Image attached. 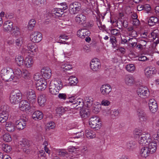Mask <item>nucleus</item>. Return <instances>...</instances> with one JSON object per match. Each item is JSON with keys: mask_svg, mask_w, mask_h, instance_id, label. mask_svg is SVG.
<instances>
[{"mask_svg": "<svg viewBox=\"0 0 159 159\" xmlns=\"http://www.w3.org/2000/svg\"><path fill=\"white\" fill-rule=\"evenodd\" d=\"M3 139L7 142H9L11 140V138L9 134H5L3 136Z\"/></svg>", "mask_w": 159, "mask_h": 159, "instance_id": "8fccbe9b", "label": "nucleus"}, {"mask_svg": "<svg viewBox=\"0 0 159 159\" xmlns=\"http://www.w3.org/2000/svg\"><path fill=\"white\" fill-rule=\"evenodd\" d=\"M137 115L141 121H146L148 118L144 111L141 109H138L137 111Z\"/></svg>", "mask_w": 159, "mask_h": 159, "instance_id": "a211bd4d", "label": "nucleus"}, {"mask_svg": "<svg viewBox=\"0 0 159 159\" xmlns=\"http://www.w3.org/2000/svg\"><path fill=\"white\" fill-rule=\"evenodd\" d=\"M110 104V102L106 100H104L101 102L102 105L105 106H108Z\"/></svg>", "mask_w": 159, "mask_h": 159, "instance_id": "774afa93", "label": "nucleus"}, {"mask_svg": "<svg viewBox=\"0 0 159 159\" xmlns=\"http://www.w3.org/2000/svg\"><path fill=\"white\" fill-rule=\"evenodd\" d=\"M50 83L52 85H54V86L59 90L62 88V84L60 80H56L54 81L53 83Z\"/></svg>", "mask_w": 159, "mask_h": 159, "instance_id": "72a5a7b5", "label": "nucleus"}, {"mask_svg": "<svg viewBox=\"0 0 159 159\" xmlns=\"http://www.w3.org/2000/svg\"><path fill=\"white\" fill-rule=\"evenodd\" d=\"M64 11L60 8H56L54 11V14L58 17L61 16L63 14Z\"/></svg>", "mask_w": 159, "mask_h": 159, "instance_id": "37998d69", "label": "nucleus"}, {"mask_svg": "<svg viewBox=\"0 0 159 159\" xmlns=\"http://www.w3.org/2000/svg\"><path fill=\"white\" fill-rule=\"evenodd\" d=\"M20 109L23 111H29L31 107L30 103L26 100H22L20 102L19 105Z\"/></svg>", "mask_w": 159, "mask_h": 159, "instance_id": "9b49d317", "label": "nucleus"}, {"mask_svg": "<svg viewBox=\"0 0 159 159\" xmlns=\"http://www.w3.org/2000/svg\"><path fill=\"white\" fill-rule=\"evenodd\" d=\"M55 126V123L53 122H50L46 125V127L49 130L53 129Z\"/></svg>", "mask_w": 159, "mask_h": 159, "instance_id": "3c124183", "label": "nucleus"}, {"mask_svg": "<svg viewBox=\"0 0 159 159\" xmlns=\"http://www.w3.org/2000/svg\"><path fill=\"white\" fill-rule=\"evenodd\" d=\"M156 70L155 68L148 67L145 70V75L148 77H149L153 75L156 74Z\"/></svg>", "mask_w": 159, "mask_h": 159, "instance_id": "412c9836", "label": "nucleus"}, {"mask_svg": "<svg viewBox=\"0 0 159 159\" xmlns=\"http://www.w3.org/2000/svg\"><path fill=\"white\" fill-rule=\"evenodd\" d=\"M21 75L23 77L26 78L29 76L30 74L27 70H25L22 72Z\"/></svg>", "mask_w": 159, "mask_h": 159, "instance_id": "e2e57ef3", "label": "nucleus"}, {"mask_svg": "<svg viewBox=\"0 0 159 159\" xmlns=\"http://www.w3.org/2000/svg\"><path fill=\"white\" fill-rule=\"evenodd\" d=\"M125 82L127 85L131 86L135 83L134 78L130 75H126L125 77Z\"/></svg>", "mask_w": 159, "mask_h": 159, "instance_id": "6ab92c4d", "label": "nucleus"}, {"mask_svg": "<svg viewBox=\"0 0 159 159\" xmlns=\"http://www.w3.org/2000/svg\"><path fill=\"white\" fill-rule=\"evenodd\" d=\"M5 128L6 129L8 132H12L15 130V126L12 122L11 121L6 122Z\"/></svg>", "mask_w": 159, "mask_h": 159, "instance_id": "bb28decb", "label": "nucleus"}, {"mask_svg": "<svg viewBox=\"0 0 159 159\" xmlns=\"http://www.w3.org/2000/svg\"><path fill=\"white\" fill-rule=\"evenodd\" d=\"M26 97L30 102L33 103L35 102L36 98V94L35 91L32 89H30L27 91Z\"/></svg>", "mask_w": 159, "mask_h": 159, "instance_id": "9d476101", "label": "nucleus"}, {"mask_svg": "<svg viewBox=\"0 0 159 159\" xmlns=\"http://www.w3.org/2000/svg\"><path fill=\"white\" fill-rule=\"evenodd\" d=\"M69 81V84L70 85H75L78 83V80L77 78L73 76H70L68 79Z\"/></svg>", "mask_w": 159, "mask_h": 159, "instance_id": "4c0bfd02", "label": "nucleus"}, {"mask_svg": "<svg viewBox=\"0 0 159 159\" xmlns=\"http://www.w3.org/2000/svg\"><path fill=\"white\" fill-rule=\"evenodd\" d=\"M150 135L149 134L143 133L139 137V144L142 146L147 145L151 140Z\"/></svg>", "mask_w": 159, "mask_h": 159, "instance_id": "7ed1b4c3", "label": "nucleus"}, {"mask_svg": "<svg viewBox=\"0 0 159 159\" xmlns=\"http://www.w3.org/2000/svg\"><path fill=\"white\" fill-rule=\"evenodd\" d=\"M158 21V18L154 16H151L150 17L148 21L149 25L152 26L154 25Z\"/></svg>", "mask_w": 159, "mask_h": 159, "instance_id": "f704fd0d", "label": "nucleus"}, {"mask_svg": "<svg viewBox=\"0 0 159 159\" xmlns=\"http://www.w3.org/2000/svg\"><path fill=\"white\" fill-rule=\"evenodd\" d=\"M51 70L48 67H44L41 70V73L43 77L48 79L51 76Z\"/></svg>", "mask_w": 159, "mask_h": 159, "instance_id": "4468645a", "label": "nucleus"}, {"mask_svg": "<svg viewBox=\"0 0 159 159\" xmlns=\"http://www.w3.org/2000/svg\"><path fill=\"white\" fill-rule=\"evenodd\" d=\"M68 152L65 150H60L58 152L59 155L61 157H64L66 155H68Z\"/></svg>", "mask_w": 159, "mask_h": 159, "instance_id": "bf43d9fd", "label": "nucleus"}, {"mask_svg": "<svg viewBox=\"0 0 159 159\" xmlns=\"http://www.w3.org/2000/svg\"><path fill=\"white\" fill-rule=\"evenodd\" d=\"M134 134L135 135L140 136V135L143 133H142V130L139 129H135L134 131Z\"/></svg>", "mask_w": 159, "mask_h": 159, "instance_id": "680f3d73", "label": "nucleus"}, {"mask_svg": "<svg viewBox=\"0 0 159 159\" xmlns=\"http://www.w3.org/2000/svg\"><path fill=\"white\" fill-rule=\"evenodd\" d=\"M43 113L40 111H35L32 115V117L35 120L37 119L41 120L43 118Z\"/></svg>", "mask_w": 159, "mask_h": 159, "instance_id": "b1692460", "label": "nucleus"}, {"mask_svg": "<svg viewBox=\"0 0 159 159\" xmlns=\"http://www.w3.org/2000/svg\"><path fill=\"white\" fill-rule=\"evenodd\" d=\"M42 75L40 74V73H36L34 75V79L37 81L38 80H40V79H42L41 78Z\"/></svg>", "mask_w": 159, "mask_h": 159, "instance_id": "052dcab7", "label": "nucleus"}, {"mask_svg": "<svg viewBox=\"0 0 159 159\" xmlns=\"http://www.w3.org/2000/svg\"><path fill=\"white\" fill-rule=\"evenodd\" d=\"M60 5L61 7L60 8L61 9L64 11L68 8V6L65 2L61 3Z\"/></svg>", "mask_w": 159, "mask_h": 159, "instance_id": "0e129e2a", "label": "nucleus"}, {"mask_svg": "<svg viewBox=\"0 0 159 159\" xmlns=\"http://www.w3.org/2000/svg\"><path fill=\"white\" fill-rule=\"evenodd\" d=\"M75 101H74L75 103H74V105H75V107L74 108L75 109L78 110L80 109H81L84 107V102L83 100L81 98H77Z\"/></svg>", "mask_w": 159, "mask_h": 159, "instance_id": "aec40b11", "label": "nucleus"}, {"mask_svg": "<svg viewBox=\"0 0 159 159\" xmlns=\"http://www.w3.org/2000/svg\"><path fill=\"white\" fill-rule=\"evenodd\" d=\"M140 153L142 157L146 158L150 153V152L147 147H144L141 148Z\"/></svg>", "mask_w": 159, "mask_h": 159, "instance_id": "c85d7f7f", "label": "nucleus"}, {"mask_svg": "<svg viewBox=\"0 0 159 159\" xmlns=\"http://www.w3.org/2000/svg\"><path fill=\"white\" fill-rule=\"evenodd\" d=\"M2 146L3 150L7 153L9 152L11 150V146L8 145L3 144Z\"/></svg>", "mask_w": 159, "mask_h": 159, "instance_id": "79ce46f5", "label": "nucleus"}, {"mask_svg": "<svg viewBox=\"0 0 159 159\" xmlns=\"http://www.w3.org/2000/svg\"><path fill=\"white\" fill-rule=\"evenodd\" d=\"M133 25L135 26H138L140 24V21L138 19H133Z\"/></svg>", "mask_w": 159, "mask_h": 159, "instance_id": "69168bd1", "label": "nucleus"}, {"mask_svg": "<svg viewBox=\"0 0 159 159\" xmlns=\"http://www.w3.org/2000/svg\"><path fill=\"white\" fill-rule=\"evenodd\" d=\"M79 111L80 116L82 118H86L88 117L90 115V112L88 109L82 107L81 109L77 110Z\"/></svg>", "mask_w": 159, "mask_h": 159, "instance_id": "4be33fe9", "label": "nucleus"}, {"mask_svg": "<svg viewBox=\"0 0 159 159\" xmlns=\"http://www.w3.org/2000/svg\"><path fill=\"white\" fill-rule=\"evenodd\" d=\"M33 61L31 57H26L25 60V65L27 67H31L33 64Z\"/></svg>", "mask_w": 159, "mask_h": 159, "instance_id": "2f4dec72", "label": "nucleus"}, {"mask_svg": "<svg viewBox=\"0 0 159 159\" xmlns=\"http://www.w3.org/2000/svg\"><path fill=\"white\" fill-rule=\"evenodd\" d=\"M86 16L82 13L78 15L75 17V21L80 24H85L86 23Z\"/></svg>", "mask_w": 159, "mask_h": 159, "instance_id": "dca6fc26", "label": "nucleus"}, {"mask_svg": "<svg viewBox=\"0 0 159 159\" xmlns=\"http://www.w3.org/2000/svg\"><path fill=\"white\" fill-rule=\"evenodd\" d=\"M13 22L10 20H7L4 23L3 28L6 31H10L13 29Z\"/></svg>", "mask_w": 159, "mask_h": 159, "instance_id": "5701e85b", "label": "nucleus"}, {"mask_svg": "<svg viewBox=\"0 0 159 159\" xmlns=\"http://www.w3.org/2000/svg\"><path fill=\"white\" fill-rule=\"evenodd\" d=\"M126 69L128 71L132 72L134 70L135 67L133 64H128L126 66Z\"/></svg>", "mask_w": 159, "mask_h": 159, "instance_id": "49530a36", "label": "nucleus"}, {"mask_svg": "<svg viewBox=\"0 0 159 159\" xmlns=\"http://www.w3.org/2000/svg\"><path fill=\"white\" fill-rule=\"evenodd\" d=\"M42 38V34L38 31L33 32L30 36L31 41L34 43L39 42Z\"/></svg>", "mask_w": 159, "mask_h": 159, "instance_id": "0eeeda50", "label": "nucleus"}, {"mask_svg": "<svg viewBox=\"0 0 159 159\" xmlns=\"http://www.w3.org/2000/svg\"><path fill=\"white\" fill-rule=\"evenodd\" d=\"M116 38L114 36L111 37L110 39L111 43L112 44L113 46L114 47H116Z\"/></svg>", "mask_w": 159, "mask_h": 159, "instance_id": "4d7b16f0", "label": "nucleus"}, {"mask_svg": "<svg viewBox=\"0 0 159 159\" xmlns=\"http://www.w3.org/2000/svg\"><path fill=\"white\" fill-rule=\"evenodd\" d=\"M85 135L87 138L90 139L95 137V133L91 130H86L85 131Z\"/></svg>", "mask_w": 159, "mask_h": 159, "instance_id": "e433bc0d", "label": "nucleus"}, {"mask_svg": "<svg viewBox=\"0 0 159 159\" xmlns=\"http://www.w3.org/2000/svg\"><path fill=\"white\" fill-rule=\"evenodd\" d=\"M90 34V32L85 29H80L77 32V35L79 37L82 39L85 38L86 36H89Z\"/></svg>", "mask_w": 159, "mask_h": 159, "instance_id": "2eb2a0df", "label": "nucleus"}, {"mask_svg": "<svg viewBox=\"0 0 159 159\" xmlns=\"http://www.w3.org/2000/svg\"><path fill=\"white\" fill-rule=\"evenodd\" d=\"M92 111L95 113H97L100 111V108L98 105H94L92 108Z\"/></svg>", "mask_w": 159, "mask_h": 159, "instance_id": "603ef678", "label": "nucleus"}, {"mask_svg": "<svg viewBox=\"0 0 159 159\" xmlns=\"http://www.w3.org/2000/svg\"><path fill=\"white\" fill-rule=\"evenodd\" d=\"M119 111L118 110H114L110 112V116L111 118H114L118 116L119 115Z\"/></svg>", "mask_w": 159, "mask_h": 159, "instance_id": "c03bdc74", "label": "nucleus"}, {"mask_svg": "<svg viewBox=\"0 0 159 159\" xmlns=\"http://www.w3.org/2000/svg\"><path fill=\"white\" fill-rule=\"evenodd\" d=\"M80 3L77 2H75L70 4L69 7V13L72 15L76 14L81 10Z\"/></svg>", "mask_w": 159, "mask_h": 159, "instance_id": "39448f33", "label": "nucleus"}, {"mask_svg": "<svg viewBox=\"0 0 159 159\" xmlns=\"http://www.w3.org/2000/svg\"><path fill=\"white\" fill-rule=\"evenodd\" d=\"M135 143L134 142L131 141L127 144V148L130 150H133L134 148Z\"/></svg>", "mask_w": 159, "mask_h": 159, "instance_id": "864d4df0", "label": "nucleus"}, {"mask_svg": "<svg viewBox=\"0 0 159 159\" xmlns=\"http://www.w3.org/2000/svg\"><path fill=\"white\" fill-rule=\"evenodd\" d=\"M149 107L150 111L152 113H154L157 110L158 107L157 103L154 99L149 100Z\"/></svg>", "mask_w": 159, "mask_h": 159, "instance_id": "f3484780", "label": "nucleus"}, {"mask_svg": "<svg viewBox=\"0 0 159 159\" xmlns=\"http://www.w3.org/2000/svg\"><path fill=\"white\" fill-rule=\"evenodd\" d=\"M16 43L17 46H20L22 43V39L20 36V37L18 38L16 40Z\"/></svg>", "mask_w": 159, "mask_h": 159, "instance_id": "6e6d98bb", "label": "nucleus"}, {"mask_svg": "<svg viewBox=\"0 0 159 159\" xmlns=\"http://www.w3.org/2000/svg\"><path fill=\"white\" fill-rule=\"evenodd\" d=\"M67 108L66 107L64 108L62 107H57L56 109L57 116H61L62 114L66 111Z\"/></svg>", "mask_w": 159, "mask_h": 159, "instance_id": "c756f323", "label": "nucleus"}, {"mask_svg": "<svg viewBox=\"0 0 159 159\" xmlns=\"http://www.w3.org/2000/svg\"><path fill=\"white\" fill-rule=\"evenodd\" d=\"M90 66L91 69L93 71H96L99 70L101 68V63L99 59L94 58L90 63Z\"/></svg>", "mask_w": 159, "mask_h": 159, "instance_id": "423d86ee", "label": "nucleus"}, {"mask_svg": "<svg viewBox=\"0 0 159 159\" xmlns=\"http://www.w3.org/2000/svg\"><path fill=\"white\" fill-rule=\"evenodd\" d=\"M46 0H33V2L35 6L41 7L45 4Z\"/></svg>", "mask_w": 159, "mask_h": 159, "instance_id": "ea45409f", "label": "nucleus"}, {"mask_svg": "<svg viewBox=\"0 0 159 159\" xmlns=\"http://www.w3.org/2000/svg\"><path fill=\"white\" fill-rule=\"evenodd\" d=\"M86 98V100H85L86 101V106L90 108L91 107L93 104V99L91 98H89L88 99L87 98Z\"/></svg>", "mask_w": 159, "mask_h": 159, "instance_id": "09e8293b", "label": "nucleus"}, {"mask_svg": "<svg viewBox=\"0 0 159 159\" xmlns=\"http://www.w3.org/2000/svg\"><path fill=\"white\" fill-rule=\"evenodd\" d=\"M36 89L39 91L44 90L47 87V82L44 79H40L36 83Z\"/></svg>", "mask_w": 159, "mask_h": 159, "instance_id": "f8f14e48", "label": "nucleus"}, {"mask_svg": "<svg viewBox=\"0 0 159 159\" xmlns=\"http://www.w3.org/2000/svg\"><path fill=\"white\" fill-rule=\"evenodd\" d=\"M27 47L29 50L32 52H36L37 51V47L34 43H30L27 45Z\"/></svg>", "mask_w": 159, "mask_h": 159, "instance_id": "58836bf2", "label": "nucleus"}, {"mask_svg": "<svg viewBox=\"0 0 159 159\" xmlns=\"http://www.w3.org/2000/svg\"><path fill=\"white\" fill-rule=\"evenodd\" d=\"M28 120V119L25 117L23 119H20L16 120L15 123L16 128L19 130L23 129L26 126V122Z\"/></svg>", "mask_w": 159, "mask_h": 159, "instance_id": "1a4fd4ad", "label": "nucleus"}, {"mask_svg": "<svg viewBox=\"0 0 159 159\" xmlns=\"http://www.w3.org/2000/svg\"><path fill=\"white\" fill-rule=\"evenodd\" d=\"M51 83L49 84V90L50 93L53 95H56L58 93L59 90Z\"/></svg>", "mask_w": 159, "mask_h": 159, "instance_id": "7c9ffc66", "label": "nucleus"}, {"mask_svg": "<svg viewBox=\"0 0 159 159\" xmlns=\"http://www.w3.org/2000/svg\"><path fill=\"white\" fill-rule=\"evenodd\" d=\"M66 95L65 93H60L58 95V98L60 99L65 100L66 98Z\"/></svg>", "mask_w": 159, "mask_h": 159, "instance_id": "338daca9", "label": "nucleus"}, {"mask_svg": "<svg viewBox=\"0 0 159 159\" xmlns=\"http://www.w3.org/2000/svg\"><path fill=\"white\" fill-rule=\"evenodd\" d=\"M148 146L147 147L148 148L150 153L152 154L155 152L157 150V145L156 143L154 142H152L149 143Z\"/></svg>", "mask_w": 159, "mask_h": 159, "instance_id": "393cba45", "label": "nucleus"}, {"mask_svg": "<svg viewBox=\"0 0 159 159\" xmlns=\"http://www.w3.org/2000/svg\"><path fill=\"white\" fill-rule=\"evenodd\" d=\"M0 110L1 113H8L9 107L7 105H4L2 106L0 108Z\"/></svg>", "mask_w": 159, "mask_h": 159, "instance_id": "a18cd8bd", "label": "nucleus"}, {"mask_svg": "<svg viewBox=\"0 0 159 159\" xmlns=\"http://www.w3.org/2000/svg\"><path fill=\"white\" fill-rule=\"evenodd\" d=\"M46 101V96L44 94H41L38 97V102L40 106H44Z\"/></svg>", "mask_w": 159, "mask_h": 159, "instance_id": "a878e982", "label": "nucleus"}, {"mask_svg": "<svg viewBox=\"0 0 159 159\" xmlns=\"http://www.w3.org/2000/svg\"><path fill=\"white\" fill-rule=\"evenodd\" d=\"M89 124L93 129H100L101 126L100 119L96 116H93L89 119Z\"/></svg>", "mask_w": 159, "mask_h": 159, "instance_id": "20e7f679", "label": "nucleus"}, {"mask_svg": "<svg viewBox=\"0 0 159 159\" xmlns=\"http://www.w3.org/2000/svg\"><path fill=\"white\" fill-rule=\"evenodd\" d=\"M100 89L101 93L102 95H107L111 92L112 88L110 85L106 84L102 85Z\"/></svg>", "mask_w": 159, "mask_h": 159, "instance_id": "ddd939ff", "label": "nucleus"}, {"mask_svg": "<svg viewBox=\"0 0 159 159\" xmlns=\"http://www.w3.org/2000/svg\"><path fill=\"white\" fill-rule=\"evenodd\" d=\"M21 94L19 91H12L10 95L9 100L10 103L13 104L18 103L21 99Z\"/></svg>", "mask_w": 159, "mask_h": 159, "instance_id": "f03ea898", "label": "nucleus"}, {"mask_svg": "<svg viewBox=\"0 0 159 159\" xmlns=\"http://www.w3.org/2000/svg\"><path fill=\"white\" fill-rule=\"evenodd\" d=\"M36 21L34 19H32L30 20L28 26V28L29 30H32L33 29V27L35 25Z\"/></svg>", "mask_w": 159, "mask_h": 159, "instance_id": "de8ad7c7", "label": "nucleus"}, {"mask_svg": "<svg viewBox=\"0 0 159 159\" xmlns=\"http://www.w3.org/2000/svg\"><path fill=\"white\" fill-rule=\"evenodd\" d=\"M21 74L22 72L20 69L18 68L14 69L13 75L16 81V80H19L20 78Z\"/></svg>", "mask_w": 159, "mask_h": 159, "instance_id": "cd10ccee", "label": "nucleus"}, {"mask_svg": "<svg viewBox=\"0 0 159 159\" xmlns=\"http://www.w3.org/2000/svg\"><path fill=\"white\" fill-rule=\"evenodd\" d=\"M1 77L2 79L5 81H10L13 80L16 81L13 74V70L10 68L8 67L6 69H2L1 72Z\"/></svg>", "mask_w": 159, "mask_h": 159, "instance_id": "f257e3e1", "label": "nucleus"}, {"mask_svg": "<svg viewBox=\"0 0 159 159\" xmlns=\"http://www.w3.org/2000/svg\"><path fill=\"white\" fill-rule=\"evenodd\" d=\"M15 62L18 66H20L23 65L24 59L20 55H18L16 57Z\"/></svg>", "mask_w": 159, "mask_h": 159, "instance_id": "c9c22d12", "label": "nucleus"}, {"mask_svg": "<svg viewBox=\"0 0 159 159\" xmlns=\"http://www.w3.org/2000/svg\"><path fill=\"white\" fill-rule=\"evenodd\" d=\"M46 154L44 151L41 150L39 151L38 153V157L41 158V157H43L44 158V159H46Z\"/></svg>", "mask_w": 159, "mask_h": 159, "instance_id": "13d9d810", "label": "nucleus"}, {"mask_svg": "<svg viewBox=\"0 0 159 159\" xmlns=\"http://www.w3.org/2000/svg\"><path fill=\"white\" fill-rule=\"evenodd\" d=\"M9 117L8 113H4V112L0 113V122L4 123L6 122Z\"/></svg>", "mask_w": 159, "mask_h": 159, "instance_id": "473e14b6", "label": "nucleus"}, {"mask_svg": "<svg viewBox=\"0 0 159 159\" xmlns=\"http://www.w3.org/2000/svg\"><path fill=\"white\" fill-rule=\"evenodd\" d=\"M61 68H63L64 70L67 71L71 69L72 67L70 65L64 64L62 66Z\"/></svg>", "mask_w": 159, "mask_h": 159, "instance_id": "5fc2aeb1", "label": "nucleus"}, {"mask_svg": "<svg viewBox=\"0 0 159 159\" xmlns=\"http://www.w3.org/2000/svg\"><path fill=\"white\" fill-rule=\"evenodd\" d=\"M20 144L22 147L28 148L30 146V142L27 139H24L20 142Z\"/></svg>", "mask_w": 159, "mask_h": 159, "instance_id": "a19ab883", "label": "nucleus"}, {"mask_svg": "<svg viewBox=\"0 0 159 159\" xmlns=\"http://www.w3.org/2000/svg\"><path fill=\"white\" fill-rule=\"evenodd\" d=\"M137 92L138 95L142 98H145L149 95V91L142 87L139 88L137 89Z\"/></svg>", "mask_w": 159, "mask_h": 159, "instance_id": "6e6552de", "label": "nucleus"}]
</instances>
